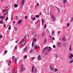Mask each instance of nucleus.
Returning <instances> with one entry per match:
<instances>
[{
	"mask_svg": "<svg viewBox=\"0 0 73 73\" xmlns=\"http://www.w3.org/2000/svg\"><path fill=\"white\" fill-rule=\"evenodd\" d=\"M51 18L52 19V20L53 22H54L56 21V19L54 16L53 14H51Z\"/></svg>",
	"mask_w": 73,
	"mask_h": 73,
	"instance_id": "f257e3e1",
	"label": "nucleus"
},
{
	"mask_svg": "<svg viewBox=\"0 0 73 73\" xmlns=\"http://www.w3.org/2000/svg\"><path fill=\"white\" fill-rule=\"evenodd\" d=\"M24 67V65H22L21 66V72H23V71H24V70L25 69V68L23 67Z\"/></svg>",
	"mask_w": 73,
	"mask_h": 73,
	"instance_id": "f03ea898",
	"label": "nucleus"
},
{
	"mask_svg": "<svg viewBox=\"0 0 73 73\" xmlns=\"http://www.w3.org/2000/svg\"><path fill=\"white\" fill-rule=\"evenodd\" d=\"M50 69L51 71H53L54 70V68L51 66H50Z\"/></svg>",
	"mask_w": 73,
	"mask_h": 73,
	"instance_id": "7ed1b4c3",
	"label": "nucleus"
},
{
	"mask_svg": "<svg viewBox=\"0 0 73 73\" xmlns=\"http://www.w3.org/2000/svg\"><path fill=\"white\" fill-rule=\"evenodd\" d=\"M37 59L38 60H41V56H40V55H39L38 56V57Z\"/></svg>",
	"mask_w": 73,
	"mask_h": 73,
	"instance_id": "20e7f679",
	"label": "nucleus"
},
{
	"mask_svg": "<svg viewBox=\"0 0 73 73\" xmlns=\"http://www.w3.org/2000/svg\"><path fill=\"white\" fill-rule=\"evenodd\" d=\"M40 48V46H37V45H35L34 46V49L35 50H36V48Z\"/></svg>",
	"mask_w": 73,
	"mask_h": 73,
	"instance_id": "39448f33",
	"label": "nucleus"
},
{
	"mask_svg": "<svg viewBox=\"0 0 73 73\" xmlns=\"http://www.w3.org/2000/svg\"><path fill=\"white\" fill-rule=\"evenodd\" d=\"M58 45L59 46V47L60 48H61V46L62 45L61 44V43L60 42H58Z\"/></svg>",
	"mask_w": 73,
	"mask_h": 73,
	"instance_id": "423d86ee",
	"label": "nucleus"
},
{
	"mask_svg": "<svg viewBox=\"0 0 73 73\" xmlns=\"http://www.w3.org/2000/svg\"><path fill=\"white\" fill-rule=\"evenodd\" d=\"M62 40L64 41H66V39L65 38V36H64L62 38Z\"/></svg>",
	"mask_w": 73,
	"mask_h": 73,
	"instance_id": "0eeeda50",
	"label": "nucleus"
},
{
	"mask_svg": "<svg viewBox=\"0 0 73 73\" xmlns=\"http://www.w3.org/2000/svg\"><path fill=\"white\" fill-rule=\"evenodd\" d=\"M22 7H23V5H24V0H22Z\"/></svg>",
	"mask_w": 73,
	"mask_h": 73,
	"instance_id": "6e6552de",
	"label": "nucleus"
},
{
	"mask_svg": "<svg viewBox=\"0 0 73 73\" xmlns=\"http://www.w3.org/2000/svg\"><path fill=\"white\" fill-rule=\"evenodd\" d=\"M73 57V54H70V56H69V58L71 59V58H72V57Z\"/></svg>",
	"mask_w": 73,
	"mask_h": 73,
	"instance_id": "1a4fd4ad",
	"label": "nucleus"
},
{
	"mask_svg": "<svg viewBox=\"0 0 73 73\" xmlns=\"http://www.w3.org/2000/svg\"><path fill=\"white\" fill-rule=\"evenodd\" d=\"M18 6V5L15 4L14 5V8H16V7H17Z\"/></svg>",
	"mask_w": 73,
	"mask_h": 73,
	"instance_id": "9d476101",
	"label": "nucleus"
},
{
	"mask_svg": "<svg viewBox=\"0 0 73 73\" xmlns=\"http://www.w3.org/2000/svg\"><path fill=\"white\" fill-rule=\"evenodd\" d=\"M27 48H28V46H27L24 49L25 52H26V51H27Z\"/></svg>",
	"mask_w": 73,
	"mask_h": 73,
	"instance_id": "9b49d317",
	"label": "nucleus"
},
{
	"mask_svg": "<svg viewBox=\"0 0 73 73\" xmlns=\"http://www.w3.org/2000/svg\"><path fill=\"white\" fill-rule=\"evenodd\" d=\"M34 70V66H33L32 68L31 69V72H33V70Z\"/></svg>",
	"mask_w": 73,
	"mask_h": 73,
	"instance_id": "f8f14e48",
	"label": "nucleus"
},
{
	"mask_svg": "<svg viewBox=\"0 0 73 73\" xmlns=\"http://www.w3.org/2000/svg\"><path fill=\"white\" fill-rule=\"evenodd\" d=\"M21 22H22V20L20 19L18 22V24H20Z\"/></svg>",
	"mask_w": 73,
	"mask_h": 73,
	"instance_id": "ddd939ff",
	"label": "nucleus"
},
{
	"mask_svg": "<svg viewBox=\"0 0 73 73\" xmlns=\"http://www.w3.org/2000/svg\"><path fill=\"white\" fill-rule=\"evenodd\" d=\"M33 41L34 42H36V41H37V39H35V38H33Z\"/></svg>",
	"mask_w": 73,
	"mask_h": 73,
	"instance_id": "4468645a",
	"label": "nucleus"
},
{
	"mask_svg": "<svg viewBox=\"0 0 73 73\" xmlns=\"http://www.w3.org/2000/svg\"><path fill=\"white\" fill-rule=\"evenodd\" d=\"M56 8L58 11V13H60V9H59L57 7H56Z\"/></svg>",
	"mask_w": 73,
	"mask_h": 73,
	"instance_id": "2eb2a0df",
	"label": "nucleus"
},
{
	"mask_svg": "<svg viewBox=\"0 0 73 73\" xmlns=\"http://www.w3.org/2000/svg\"><path fill=\"white\" fill-rule=\"evenodd\" d=\"M71 47H72V45H70L69 49V50H70V51H71V50H72V48H71Z\"/></svg>",
	"mask_w": 73,
	"mask_h": 73,
	"instance_id": "dca6fc26",
	"label": "nucleus"
},
{
	"mask_svg": "<svg viewBox=\"0 0 73 73\" xmlns=\"http://www.w3.org/2000/svg\"><path fill=\"white\" fill-rule=\"evenodd\" d=\"M63 4H65V3H67V0H63Z\"/></svg>",
	"mask_w": 73,
	"mask_h": 73,
	"instance_id": "f3484780",
	"label": "nucleus"
},
{
	"mask_svg": "<svg viewBox=\"0 0 73 73\" xmlns=\"http://www.w3.org/2000/svg\"><path fill=\"white\" fill-rule=\"evenodd\" d=\"M17 59H18V58H15V64H17Z\"/></svg>",
	"mask_w": 73,
	"mask_h": 73,
	"instance_id": "a211bd4d",
	"label": "nucleus"
},
{
	"mask_svg": "<svg viewBox=\"0 0 73 73\" xmlns=\"http://www.w3.org/2000/svg\"><path fill=\"white\" fill-rule=\"evenodd\" d=\"M48 46H47L44 48V49H46V51H48Z\"/></svg>",
	"mask_w": 73,
	"mask_h": 73,
	"instance_id": "6ab92c4d",
	"label": "nucleus"
},
{
	"mask_svg": "<svg viewBox=\"0 0 73 73\" xmlns=\"http://www.w3.org/2000/svg\"><path fill=\"white\" fill-rule=\"evenodd\" d=\"M15 70V68H13L12 70V73H14Z\"/></svg>",
	"mask_w": 73,
	"mask_h": 73,
	"instance_id": "aec40b11",
	"label": "nucleus"
},
{
	"mask_svg": "<svg viewBox=\"0 0 73 73\" xmlns=\"http://www.w3.org/2000/svg\"><path fill=\"white\" fill-rule=\"evenodd\" d=\"M66 46V42L64 43L63 44V46H64V47H65V46Z\"/></svg>",
	"mask_w": 73,
	"mask_h": 73,
	"instance_id": "412c9836",
	"label": "nucleus"
},
{
	"mask_svg": "<svg viewBox=\"0 0 73 73\" xmlns=\"http://www.w3.org/2000/svg\"><path fill=\"white\" fill-rule=\"evenodd\" d=\"M11 25H10L9 26V27L8 28V29L9 30H11Z\"/></svg>",
	"mask_w": 73,
	"mask_h": 73,
	"instance_id": "4be33fe9",
	"label": "nucleus"
},
{
	"mask_svg": "<svg viewBox=\"0 0 73 73\" xmlns=\"http://www.w3.org/2000/svg\"><path fill=\"white\" fill-rule=\"evenodd\" d=\"M73 62V59H72V60L69 62V64H70V63H72Z\"/></svg>",
	"mask_w": 73,
	"mask_h": 73,
	"instance_id": "5701e85b",
	"label": "nucleus"
},
{
	"mask_svg": "<svg viewBox=\"0 0 73 73\" xmlns=\"http://www.w3.org/2000/svg\"><path fill=\"white\" fill-rule=\"evenodd\" d=\"M57 71H58V69L57 68H55V70H54V72H57Z\"/></svg>",
	"mask_w": 73,
	"mask_h": 73,
	"instance_id": "b1692460",
	"label": "nucleus"
},
{
	"mask_svg": "<svg viewBox=\"0 0 73 73\" xmlns=\"http://www.w3.org/2000/svg\"><path fill=\"white\" fill-rule=\"evenodd\" d=\"M44 24V19H42V25H43Z\"/></svg>",
	"mask_w": 73,
	"mask_h": 73,
	"instance_id": "393cba45",
	"label": "nucleus"
},
{
	"mask_svg": "<svg viewBox=\"0 0 73 73\" xmlns=\"http://www.w3.org/2000/svg\"><path fill=\"white\" fill-rule=\"evenodd\" d=\"M24 40H23V39H22V41L19 42V45H20V44H21V43H22V42H23V41H24Z\"/></svg>",
	"mask_w": 73,
	"mask_h": 73,
	"instance_id": "a878e982",
	"label": "nucleus"
},
{
	"mask_svg": "<svg viewBox=\"0 0 73 73\" xmlns=\"http://www.w3.org/2000/svg\"><path fill=\"white\" fill-rule=\"evenodd\" d=\"M14 29L15 30V31H17V29L16 27H15L14 28Z\"/></svg>",
	"mask_w": 73,
	"mask_h": 73,
	"instance_id": "bb28decb",
	"label": "nucleus"
},
{
	"mask_svg": "<svg viewBox=\"0 0 73 73\" xmlns=\"http://www.w3.org/2000/svg\"><path fill=\"white\" fill-rule=\"evenodd\" d=\"M69 25H70V23H67V27H69Z\"/></svg>",
	"mask_w": 73,
	"mask_h": 73,
	"instance_id": "cd10ccee",
	"label": "nucleus"
},
{
	"mask_svg": "<svg viewBox=\"0 0 73 73\" xmlns=\"http://www.w3.org/2000/svg\"><path fill=\"white\" fill-rule=\"evenodd\" d=\"M46 38L44 40V44H46Z\"/></svg>",
	"mask_w": 73,
	"mask_h": 73,
	"instance_id": "c85d7f7f",
	"label": "nucleus"
},
{
	"mask_svg": "<svg viewBox=\"0 0 73 73\" xmlns=\"http://www.w3.org/2000/svg\"><path fill=\"white\" fill-rule=\"evenodd\" d=\"M15 56H13L12 57V60L13 61V59L15 58Z\"/></svg>",
	"mask_w": 73,
	"mask_h": 73,
	"instance_id": "c756f323",
	"label": "nucleus"
},
{
	"mask_svg": "<svg viewBox=\"0 0 73 73\" xmlns=\"http://www.w3.org/2000/svg\"><path fill=\"white\" fill-rule=\"evenodd\" d=\"M37 69H36V68H35V72H34V73H36L37 72Z\"/></svg>",
	"mask_w": 73,
	"mask_h": 73,
	"instance_id": "7c9ffc66",
	"label": "nucleus"
},
{
	"mask_svg": "<svg viewBox=\"0 0 73 73\" xmlns=\"http://www.w3.org/2000/svg\"><path fill=\"white\" fill-rule=\"evenodd\" d=\"M52 35H54V31H52Z\"/></svg>",
	"mask_w": 73,
	"mask_h": 73,
	"instance_id": "2f4dec72",
	"label": "nucleus"
},
{
	"mask_svg": "<svg viewBox=\"0 0 73 73\" xmlns=\"http://www.w3.org/2000/svg\"><path fill=\"white\" fill-rule=\"evenodd\" d=\"M55 58H58V55H57V54H56V55H55Z\"/></svg>",
	"mask_w": 73,
	"mask_h": 73,
	"instance_id": "473e14b6",
	"label": "nucleus"
},
{
	"mask_svg": "<svg viewBox=\"0 0 73 73\" xmlns=\"http://www.w3.org/2000/svg\"><path fill=\"white\" fill-rule=\"evenodd\" d=\"M35 19H36V18H35V17H34V18H32V20H35Z\"/></svg>",
	"mask_w": 73,
	"mask_h": 73,
	"instance_id": "72a5a7b5",
	"label": "nucleus"
},
{
	"mask_svg": "<svg viewBox=\"0 0 73 73\" xmlns=\"http://www.w3.org/2000/svg\"><path fill=\"white\" fill-rule=\"evenodd\" d=\"M27 34L25 35V36H24V38H23V40H24V39H25V37H26V36H27Z\"/></svg>",
	"mask_w": 73,
	"mask_h": 73,
	"instance_id": "f704fd0d",
	"label": "nucleus"
},
{
	"mask_svg": "<svg viewBox=\"0 0 73 73\" xmlns=\"http://www.w3.org/2000/svg\"><path fill=\"white\" fill-rule=\"evenodd\" d=\"M45 48H44L43 49V51H42V53L43 54H44V50H45Z\"/></svg>",
	"mask_w": 73,
	"mask_h": 73,
	"instance_id": "c9c22d12",
	"label": "nucleus"
},
{
	"mask_svg": "<svg viewBox=\"0 0 73 73\" xmlns=\"http://www.w3.org/2000/svg\"><path fill=\"white\" fill-rule=\"evenodd\" d=\"M27 56L26 55H25L24 56V58H27Z\"/></svg>",
	"mask_w": 73,
	"mask_h": 73,
	"instance_id": "e433bc0d",
	"label": "nucleus"
},
{
	"mask_svg": "<svg viewBox=\"0 0 73 73\" xmlns=\"http://www.w3.org/2000/svg\"><path fill=\"white\" fill-rule=\"evenodd\" d=\"M8 13V12H7V13H6L4 15H3L4 16H5V15H7V13Z\"/></svg>",
	"mask_w": 73,
	"mask_h": 73,
	"instance_id": "4c0bfd02",
	"label": "nucleus"
},
{
	"mask_svg": "<svg viewBox=\"0 0 73 73\" xmlns=\"http://www.w3.org/2000/svg\"><path fill=\"white\" fill-rule=\"evenodd\" d=\"M8 20V17H7L5 19V21H7V20Z\"/></svg>",
	"mask_w": 73,
	"mask_h": 73,
	"instance_id": "58836bf2",
	"label": "nucleus"
},
{
	"mask_svg": "<svg viewBox=\"0 0 73 73\" xmlns=\"http://www.w3.org/2000/svg\"><path fill=\"white\" fill-rule=\"evenodd\" d=\"M0 19H3V16H0Z\"/></svg>",
	"mask_w": 73,
	"mask_h": 73,
	"instance_id": "ea45409f",
	"label": "nucleus"
},
{
	"mask_svg": "<svg viewBox=\"0 0 73 73\" xmlns=\"http://www.w3.org/2000/svg\"><path fill=\"white\" fill-rule=\"evenodd\" d=\"M45 55L46 56V55H48V52H47V51H46L45 52Z\"/></svg>",
	"mask_w": 73,
	"mask_h": 73,
	"instance_id": "a19ab883",
	"label": "nucleus"
},
{
	"mask_svg": "<svg viewBox=\"0 0 73 73\" xmlns=\"http://www.w3.org/2000/svg\"><path fill=\"white\" fill-rule=\"evenodd\" d=\"M44 35H45V33H43L42 34V36H44Z\"/></svg>",
	"mask_w": 73,
	"mask_h": 73,
	"instance_id": "79ce46f5",
	"label": "nucleus"
},
{
	"mask_svg": "<svg viewBox=\"0 0 73 73\" xmlns=\"http://www.w3.org/2000/svg\"><path fill=\"white\" fill-rule=\"evenodd\" d=\"M46 24H45L44 25V28L45 29H46Z\"/></svg>",
	"mask_w": 73,
	"mask_h": 73,
	"instance_id": "37998d69",
	"label": "nucleus"
},
{
	"mask_svg": "<svg viewBox=\"0 0 73 73\" xmlns=\"http://www.w3.org/2000/svg\"><path fill=\"white\" fill-rule=\"evenodd\" d=\"M8 51L7 50H5L4 51L5 53L6 54L7 53V52Z\"/></svg>",
	"mask_w": 73,
	"mask_h": 73,
	"instance_id": "c03bdc74",
	"label": "nucleus"
},
{
	"mask_svg": "<svg viewBox=\"0 0 73 73\" xmlns=\"http://www.w3.org/2000/svg\"><path fill=\"white\" fill-rule=\"evenodd\" d=\"M39 17V16H38V15H36L35 16V17L36 18L38 17Z\"/></svg>",
	"mask_w": 73,
	"mask_h": 73,
	"instance_id": "a18cd8bd",
	"label": "nucleus"
},
{
	"mask_svg": "<svg viewBox=\"0 0 73 73\" xmlns=\"http://www.w3.org/2000/svg\"><path fill=\"white\" fill-rule=\"evenodd\" d=\"M53 48H56V46L54 45L53 46Z\"/></svg>",
	"mask_w": 73,
	"mask_h": 73,
	"instance_id": "49530a36",
	"label": "nucleus"
},
{
	"mask_svg": "<svg viewBox=\"0 0 73 73\" xmlns=\"http://www.w3.org/2000/svg\"><path fill=\"white\" fill-rule=\"evenodd\" d=\"M6 12V10L3 9L2 12Z\"/></svg>",
	"mask_w": 73,
	"mask_h": 73,
	"instance_id": "de8ad7c7",
	"label": "nucleus"
},
{
	"mask_svg": "<svg viewBox=\"0 0 73 73\" xmlns=\"http://www.w3.org/2000/svg\"><path fill=\"white\" fill-rule=\"evenodd\" d=\"M27 18H28V16L27 15L25 17V19H27Z\"/></svg>",
	"mask_w": 73,
	"mask_h": 73,
	"instance_id": "09e8293b",
	"label": "nucleus"
},
{
	"mask_svg": "<svg viewBox=\"0 0 73 73\" xmlns=\"http://www.w3.org/2000/svg\"><path fill=\"white\" fill-rule=\"evenodd\" d=\"M11 20H12L13 19V17H12V15H11Z\"/></svg>",
	"mask_w": 73,
	"mask_h": 73,
	"instance_id": "8fccbe9b",
	"label": "nucleus"
},
{
	"mask_svg": "<svg viewBox=\"0 0 73 73\" xmlns=\"http://www.w3.org/2000/svg\"><path fill=\"white\" fill-rule=\"evenodd\" d=\"M49 49H50V50H51V49H52V48H51V47H50V46L48 47Z\"/></svg>",
	"mask_w": 73,
	"mask_h": 73,
	"instance_id": "3c124183",
	"label": "nucleus"
},
{
	"mask_svg": "<svg viewBox=\"0 0 73 73\" xmlns=\"http://www.w3.org/2000/svg\"><path fill=\"white\" fill-rule=\"evenodd\" d=\"M3 23V22L2 21H1L0 22V24H2V23Z\"/></svg>",
	"mask_w": 73,
	"mask_h": 73,
	"instance_id": "603ef678",
	"label": "nucleus"
},
{
	"mask_svg": "<svg viewBox=\"0 0 73 73\" xmlns=\"http://www.w3.org/2000/svg\"><path fill=\"white\" fill-rule=\"evenodd\" d=\"M37 35L36 34H35V37H37Z\"/></svg>",
	"mask_w": 73,
	"mask_h": 73,
	"instance_id": "864d4df0",
	"label": "nucleus"
},
{
	"mask_svg": "<svg viewBox=\"0 0 73 73\" xmlns=\"http://www.w3.org/2000/svg\"><path fill=\"white\" fill-rule=\"evenodd\" d=\"M26 44V42H25L23 45V46H24V45Z\"/></svg>",
	"mask_w": 73,
	"mask_h": 73,
	"instance_id": "5fc2aeb1",
	"label": "nucleus"
},
{
	"mask_svg": "<svg viewBox=\"0 0 73 73\" xmlns=\"http://www.w3.org/2000/svg\"><path fill=\"white\" fill-rule=\"evenodd\" d=\"M34 58H35V57H34L32 58V60H33V59H34Z\"/></svg>",
	"mask_w": 73,
	"mask_h": 73,
	"instance_id": "6e6d98bb",
	"label": "nucleus"
},
{
	"mask_svg": "<svg viewBox=\"0 0 73 73\" xmlns=\"http://www.w3.org/2000/svg\"><path fill=\"white\" fill-rule=\"evenodd\" d=\"M9 62L10 64H11V63H12V62H11V61H9Z\"/></svg>",
	"mask_w": 73,
	"mask_h": 73,
	"instance_id": "4d7b16f0",
	"label": "nucleus"
},
{
	"mask_svg": "<svg viewBox=\"0 0 73 73\" xmlns=\"http://www.w3.org/2000/svg\"><path fill=\"white\" fill-rule=\"evenodd\" d=\"M36 5H38V6H39V4H38V3H37V4Z\"/></svg>",
	"mask_w": 73,
	"mask_h": 73,
	"instance_id": "13d9d810",
	"label": "nucleus"
},
{
	"mask_svg": "<svg viewBox=\"0 0 73 73\" xmlns=\"http://www.w3.org/2000/svg\"><path fill=\"white\" fill-rule=\"evenodd\" d=\"M52 38H53V40H55V38H54V37H52Z\"/></svg>",
	"mask_w": 73,
	"mask_h": 73,
	"instance_id": "bf43d9fd",
	"label": "nucleus"
},
{
	"mask_svg": "<svg viewBox=\"0 0 73 73\" xmlns=\"http://www.w3.org/2000/svg\"><path fill=\"white\" fill-rule=\"evenodd\" d=\"M17 47L15 46V49H16V50L17 49Z\"/></svg>",
	"mask_w": 73,
	"mask_h": 73,
	"instance_id": "052dcab7",
	"label": "nucleus"
},
{
	"mask_svg": "<svg viewBox=\"0 0 73 73\" xmlns=\"http://www.w3.org/2000/svg\"><path fill=\"white\" fill-rule=\"evenodd\" d=\"M5 27H6V26L5 25V24H4V28H5Z\"/></svg>",
	"mask_w": 73,
	"mask_h": 73,
	"instance_id": "680f3d73",
	"label": "nucleus"
},
{
	"mask_svg": "<svg viewBox=\"0 0 73 73\" xmlns=\"http://www.w3.org/2000/svg\"><path fill=\"white\" fill-rule=\"evenodd\" d=\"M32 50H31L30 51V53H32Z\"/></svg>",
	"mask_w": 73,
	"mask_h": 73,
	"instance_id": "e2e57ef3",
	"label": "nucleus"
},
{
	"mask_svg": "<svg viewBox=\"0 0 73 73\" xmlns=\"http://www.w3.org/2000/svg\"><path fill=\"white\" fill-rule=\"evenodd\" d=\"M35 33H32V35L33 36V35H34V34Z\"/></svg>",
	"mask_w": 73,
	"mask_h": 73,
	"instance_id": "0e129e2a",
	"label": "nucleus"
},
{
	"mask_svg": "<svg viewBox=\"0 0 73 73\" xmlns=\"http://www.w3.org/2000/svg\"><path fill=\"white\" fill-rule=\"evenodd\" d=\"M48 52H50V50L49 49L48 50Z\"/></svg>",
	"mask_w": 73,
	"mask_h": 73,
	"instance_id": "69168bd1",
	"label": "nucleus"
},
{
	"mask_svg": "<svg viewBox=\"0 0 73 73\" xmlns=\"http://www.w3.org/2000/svg\"><path fill=\"white\" fill-rule=\"evenodd\" d=\"M3 21V18H2V19L1 21Z\"/></svg>",
	"mask_w": 73,
	"mask_h": 73,
	"instance_id": "338daca9",
	"label": "nucleus"
},
{
	"mask_svg": "<svg viewBox=\"0 0 73 73\" xmlns=\"http://www.w3.org/2000/svg\"><path fill=\"white\" fill-rule=\"evenodd\" d=\"M3 21V18H2V19L1 21Z\"/></svg>",
	"mask_w": 73,
	"mask_h": 73,
	"instance_id": "774afa93",
	"label": "nucleus"
}]
</instances>
